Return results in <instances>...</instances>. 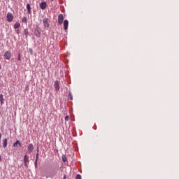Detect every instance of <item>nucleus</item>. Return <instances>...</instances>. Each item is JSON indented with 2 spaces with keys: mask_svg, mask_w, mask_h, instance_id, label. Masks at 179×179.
Here are the masks:
<instances>
[{
  "mask_svg": "<svg viewBox=\"0 0 179 179\" xmlns=\"http://www.w3.org/2000/svg\"><path fill=\"white\" fill-rule=\"evenodd\" d=\"M24 164L25 167H28L29 166V156L27 155H25L24 156Z\"/></svg>",
  "mask_w": 179,
  "mask_h": 179,
  "instance_id": "nucleus-1",
  "label": "nucleus"
},
{
  "mask_svg": "<svg viewBox=\"0 0 179 179\" xmlns=\"http://www.w3.org/2000/svg\"><path fill=\"white\" fill-rule=\"evenodd\" d=\"M62 23H64V15L59 14L58 15V24H62Z\"/></svg>",
  "mask_w": 179,
  "mask_h": 179,
  "instance_id": "nucleus-2",
  "label": "nucleus"
},
{
  "mask_svg": "<svg viewBox=\"0 0 179 179\" xmlns=\"http://www.w3.org/2000/svg\"><path fill=\"white\" fill-rule=\"evenodd\" d=\"M13 20V15L10 13H8L7 14V22H9V23H10V22H12Z\"/></svg>",
  "mask_w": 179,
  "mask_h": 179,
  "instance_id": "nucleus-3",
  "label": "nucleus"
},
{
  "mask_svg": "<svg viewBox=\"0 0 179 179\" xmlns=\"http://www.w3.org/2000/svg\"><path fill=\"white\" fill-rule=\"evenodd\" d=\"M10 57H11L10 52L6 51L4 53V58L6 59H10Z\"/></svg>",
  "mask_w": 179,
  "mask_h": 179,
  "instance_id": "nucleus-4",
  "label": "nucleus"
},
{
  "mask_svg": "<svg viewBox=\"0 0 179 179\" xmlns=\"http://www.w3.org/2000/svg\"><path fill=\"white\" fill-rule=\"evenodd\" d=\"M43 22L44 27H46V28L50 27V24L48 23V19L45 18L43 19Z\"/></svg>",
  "mask_w": 179,
  "mask_h": 179,
  "instance_id": "nucleus-5",
  "label": "nucleus"
},
{
  "mask_svg": "<svg viewBox=\"0 0 179 179\" xmlns=\"http://www.w3.org/2000/svg\"><path fill=\"white\" fill-rule=\"evenodd\" d=\"M69 25V22L68 21V20H65L64 21V30H68V26Z\"/></svg>",
  "mask_w": 179,
  "mask_h": 179,
  "instance_id": "nucleus-6",
  "label": "nucleus"
},
{
  "mask_svg": "<svg viewBox=\"0 0 179 179\" xmlns=\"http://www.w3.org/2000/svg\"><path fill=\"white\" fill-rule=\"evenodd\" d=\"M34 149V146L33 145V144L32 143L29 144L28 146L29 153H31V152H33Z\"/></svg>",
  "mask_w": 179,
  "mask_h": 179,
  "instance_id": "nucleus-7",
  "label": "nucleus"
},
{
  "mask_svg": "<svg viewBox=\"0 0 179 179\" xmlns=\"http://www.w3.org/2000/svg\"><path fill=\"white\" fill-rule=\"evenodd\" d=\"M40 8H41V9H43V10H44V9H45V8H47V3H45L44 1L41 3Z\"/></svg>",
  "mask_w": 179,
  "mask_h": 179,
  "instance_id": "nucleus-8",
  "label": "nucleus"
},
{
  "mask_svg": "<svg viewBox=\"0 0 179 179\" xmlns=\"http://www.w3.org/2000/svg\"><path fill=\"white\" fill-rule=\"evenodd\" d=\"M55 90H59V83L58 81L55 82Z\"/></svg>",
  "mask_w": 179,
  "mask_h": 179,
  "instance_id": "nucleus-9",
  "label": "nucleus"
},
{
  "mask_svg": "<svg viewBox=\"0 0 179 179\" xmlns=\"http://www.w3.org/2000/svg\"><path fill=\"white\" fill-rule=\"evenodd\" d=\"M27 12L30 15L31 13V8L30 7V4H27Z\"/></svg>",
  "mask_w": 179,
  "mask_h": 179,
  "instance_id": "nucleus-10",
  "label": "nucleus"
},
{
  "mask_svg": "<svg viewBox=\"0 0 179 179\" xmlns=\"http://www.w3.org/2000/svg\"><path fill=\"white\" fill-rule=\"evenodd\" d=\"M17 145H19V146H22V143H20V141H17L13 144V147H14V148H17Z\"/></svg>",
  "mask_w": 179,
  "mask_h": 179,
  "instance_id": "nucleus-11",
  "label": "nucleus"
},
{
  "mask_svg": "<svg viewBox=\"0 0 179 179\" xmlns=\"http://www.w3.org/2000/svg\"><path fill=\"white\" fill-rule=\"evenodd\" d=\"M6 146H8V139L6 138L3 141V147L6 148Z\"/></svg>",
  "mask_w": 179,
  "mask_h": 179,
  "instance_id": "nucleus-12",
  "label": "nucleus"
},
{
  "mask_svg": "<svg viewBox=\"0 0 179 179\" xmlns=\"http://www.w3.org/2000/svg\"><path fill=\"white\" fill-rule=\"evenodd\" d=\"M3 101H4L3 94H0V103H1V106L3 104Z\"/></svg>",
  "mask_w": 179,
  "mask_h": 179,
  "instance_id": "nucleus-13",
  "label": "nucleus"
},
{
  "mask_svg": "<svg viewBox=\"0 0 179 179\" xmlns=\"http://www.w3.org/2000/svg\"><path fill=\"white\" fill-rule=\"evenodd\" d=\"M20 27V23L17 22L14 24V29H19Z\"/></svg>",
  "mask_w": 179,
  "mask_h": 179,
  "instance_id": "nucleus-14",
  "label": "nucleus"
},
{
  "mask_svg": "<svg viewBox=\"0 0 179 179\" xmlns=\"http://www.w3.org/2000/svg\"><path fill=\"white\" fill-rule=\"evenodd\" d=\"M62 162L65 163L66 162V155H62Z\"/></svg>",
  "mask_w": 179,
  "mask_h": 179,
  "instance_id": "nucleus-15",
  "label": "nucleus"
},
{
  "mask_svg": "<svg viewBox=\"0 0 179 179\" xmlns=\"http://www.w3.org/2000/svg\"><path fill=\"white\" fill-rule=\"evenodd\" d=\"M24 35L26 36V37H27V36L29 34V29H24Z\"/></svg>",
  "mask_w": 179,
  "mask_h": 179,
  "instance_id": "nucleus-16",
  "label": "nucleus"
},
{
  "mask_svg": "<svg viewBox=\"0 0 179 179\" xmlns=\"http://www.w3.org/2000/svg\"><path fill=\"white\" fill-rule=\"evenodd\" d=\"M22 22H23V23H27V18L26 17H24L22 18Z\"/></svg>",
  "mask_w": 179,
  "mask_h": 179,
  "instance_id": "nucleus-17",
  "label": "nucleus"
},
{
  "mask_svg": "<svg viewBox=\"0 0 179 179\" xmlns=\"http://www.w3.org/2000/svg\"><path fill=\"white\" fill-rule=\"evenodd\" d=\"M76 179H82V176H81L80 174H78V175L76 176Z\"/></svg>",
  "mask_w": 179,
  "mask_h": 179,
  "instance_id": "nucleus-18",
  "label": "nucleus"
},
{
  "mask_svg": "<svg viewBox=\"0 0 179 179\" xmlns=\"http://www.w3.org/2000/svg\"><path fill=\"white\" fill-rule=\"evenodd\" d=\"M36 162H38V152L36 153Z\"/></svg>",
  "mask_w": 179,
  "mask_h": 179,
  "instance_id": "nucleus-19",
  "label": "nucleus"
},
{
  "mask_svg": "<svg viewBox=\"0 0 179 179\" xmlns=\"http://www.w3.org/2000/svg\"><path fill=\"white\" fill-rule=\"evenodd\" d=\"M65 121H69V115H66L65 117Z\"/></svg>",
  "mask_w": 179,
  "mask_h": 179,
  "instance_id": "nucleus-20",
  "label": "nucleus"
},
{
  "mask_svg": "<svg viewBox=\"0 0 179 179\" xmlns=\"http://www.w3.org/2000/svg\"><path fill=\"white\" fill-rule=\"evenodd\" d=\"M18 61H20L21 58H20V55L18 56V58H17Z\"/></svg>",
  "mask_w": 179,
  "mask_h": 179,
  "instance_id": "nucleus-21",
  "label": "nucleus"
},
{
  "mask_svg": "<svg viewBox=\"0 0 179 179\" xmlns=\"http://www.w3.org/2000/svg\"><path fill=\"white\" fill-rule=\"evenodd\" d=\"M37 162L38 161H35V166L37 167Z\"/></svg>",
  "mask_w": 179,
  "mask_h": 179,
  "instance_id": "nucleus-22",
  "label": "nucleus"
},
{
  "mask_svg": "<svg viewBox=\"0 0 179 179\" xmlns=\"http://www.w3.org/2000/svg\"><path fill=\"white\" fill-rule=\"evenodd\" d=\"M69 96H70V99L73 100L72 96L71 94Z\"/></svg>",
  "mask_w": 179,
  "mask_h": 179,
  "instance_id": "nucleus-23",
  "label": "nucleus"
},
{
  "mask_svg": "<svg viewBox=\"0 0 179 179\" xmlns=\"http://www.w3.org/2000/svg\"><path fill=\"white\" fill-rule=\"evenodd\" d=\"M64 179H66V175H64Z\"/></svg>",
  "mask_w": 179,
  "mask_h": 179,
  "instance_id": "nucleus-24",
  "label": "nucleus"
},
{
  "mask_svg": "<svg viewBox=\"0 0 179 179\" xmlns=\"http://www.w3.org/2000/svg\"><path fill=\"white\" fill-rule=\"evenodd\" d=\"M1 160H2V158H1V156H0V162H1Z\"/></svg>",
  "mask_w": 179,
  "mask_h": 179,
  "instance_id": "nucleus-25",
  "label": "nucleus"
},
{
  "mask_svg": "<svg viewBox=\"0 0 179 179\" xmlns=\"http://www.w3.org/2000/svg\"><path fill=\"white\" fill-rule=\"evenodd\" d=\"M37 152H38L37 153H38V148H37Z\"/></svg>",
  "mask_w": 179,
  "mask_h": 179,
  "instance_id": "nucleus-26",
  "label": "nucleus"
},
{
  "mask_svg": "<svg viewBox=\"0 0 179 179\" xmlns=\"http://www.w3.org/2000/svg\"><path fill=\"white\" fill-rule=\"evenodd\" d=\"M1 68H2V67L0 66V69H1Z\"/></svg>",
  "mask_w": 179,
  "mask_h": 179,
  "instance_id": "nucleus-27",
  "label": "nucleus"
},
{
  "mask_svg": "<svg viewBox=\"0 0 179 179\" xmlns=\"http://www.w3.org/2000/svg\"><path fill=\"white\" fill-rule=\"evenodd\" d=\"M0 114H1V112H0Z\"/></svg>",
  "mask_w": 179,
  "mask_h": 179,
  "instance_id": "nucleus-28",
  "label": "nucleus"
}]
</instances>
